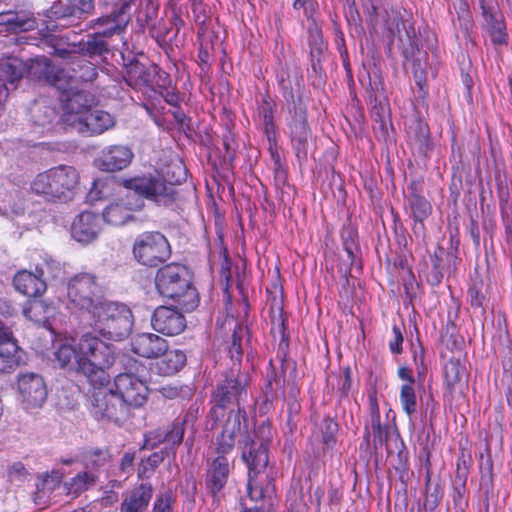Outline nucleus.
<instances>
[{"label": "nucleus", "mask_w": 512, "mask_h": 512, "mask_svg": "<svg viewBox=\"0 0 512 512\" xmlns=\"http://www.w3.org/2000/svg\"><path fill=\"white\" fill-rule=\"evenodd\" d=\"M418 379L424 380L427 372V367L424 364V347H420V363L416 365Z\"/></svg>", "instance_id": "nucleus-58"}, {"label": "nucleus", "mask_w": 512, "mask_h": 512, "mask_svg": "<svg viewBox=\"0 0 512 512\" xmlns=\"http://www.w3.org/2000/svg\"><path fill=\"white\" fill-rule=\"evenodd\" d=\"M152 495V485L141 483L124 497L120 512H145Z\"/></svg>", "instance_id": "nucleus-29"}, {"label": "nucleus", "mask_w": 512, "mask_h": 512, "mask_svg": "<svg viewBox=\"0 0 512 512\" xmlns=\"http://www.w3.org/2000/svg\"><path fill=\"white\" fill-rule=\"evenodd\" d=\"M370 416H371L370 423L380 421L379 407H378L377 400L375 398H370Z\"/></svg>", "instance_id": "nucleus-59"}, {"label": "nucleus", "mask_w": 512, "mask_h": 512, "mask_svg": "<svg viewBox=\"0 0 512 512\" xmlns=\"http://www.w3.org/2000/svg\"><path fill=\"white\" fill-rule=\"evenodd\" d=\"M95 9V0H67L63 16L89 15Z\"/></svg>", "instance_id": "nucleus-46"}, {"label": "nucleus", "mask_w": 512, "mask_h": 512, "mask_svg": "<svg viewBox=\"0 0 512 512\" xmlns=\"http://www.w3.org/2000/svg\"><path fill=\"white\" fill-rule=\"evenodd\" d=\"M152 328L163 335L175 336L186 328V319L177 309L170 306L157 307L151 316Z\"/></svg>", "instance_id": "nucleus-22"}, {"label": "nucleus", "mask_w": 512, "mask_h": 512, "mask_svg": "<svg viewBox=\"0 0 512 512\" xmlns=\"http://www.w3.org/2000/svg\"><path fill=\"white\" fill-rule=\"evenodd\" d=\"M55 356L62 367L83 374L92 390L110 383L108 369L115 362V346L94 331L83 333L73 344H61Z\"/></svg>", "instance_id": "nucleus-2"}, {"label": "nucleus", "mask_w": 512, "mask_h": 512, "mask_svg": "<svg viewBox=\"0 0 512 512\" xmlns=\"http://www.w3.org/2000/svg\"><path fill=\"white\" fill-rule=\"evenodd\" d=\"M134 157L127 145H109L104 147L94 159L95 166L105 172H116L127 168Z\"/></svg>", "instance_id": "nucleus-21"}, {"label": "nucleus", "mask_w": 512, "mask_h": 512, "mask_svg": "<svg viewBox=\"0 0 512 512\" xmlns=\"http://www.w3.org/2000/svg\"><path fill=\"white\" fill-rule=\"evenodd\" d=\"M24 64L17 58H8L0 62V103L8 96V84L15 87V83L24 74Z\"/></svg>", "instance_id": "nucleus-28"}, {"label": "nucleus", "mask_w": 512, "mask_h": 512, "mask_svg": "<svg viewBox=\"0 0 512 512\" xmlns=\"http://www.w3.org/2000/svg\"><path fill=\"white\" fill-rule=\"evenodd\" d=\"M338 432V423L330 417L326 418L322 424V444L332 448L337 443Z\"/></svg>", "instance_id": "nucleus-47"}, {"label": "nucleus", "mask_w": 512, "mask_h": 512, "mask_svg": "<svg viewBox=\"0 0 512 512\" xmlns=\"http://www.w3.org/2000/svg\"><path fill=\"white\" fill-rule=\"evenodd\" d=\"M154 363V370L160 376H172L179 372L186 364V355L183 351L167 349Z\"/></svg>", "instance_id": "nucleus-33"}, {"label": "nucleus", "mask_w": 512, "mask_h": 512, "mask_svg": "<svg viewBox=\"0 0 512 512\" xmlns=\"http://www.w3.org/2000/svg\"><path fill=\"white\" fill-rule=\"evenodd\" d=\"M124 186L141 197L159 205H169L175 200V188L160 175H144L126 179Z\"/></svg>", "instance_id": "nucleus-13"}, {"label": "nucleus", "mask_w": 512, "mask_h": 512, "mask_svg": "<svg viewBox=\"0 0 512 512\" xmlns=\"http://www.w3.org/2000/svg\"><path fill=\"white\" fill-rule=\"evenodd\" d=\"M468 296L470 305L474 308H484V304L486 301V296L483 293V283L482 281L473 282V284L468 289Z\"/></svg>", "instance_id": "nucleus-49"}, {"label": "nucleus", "mask_w": 512, "mask_h": 512, "mask_svg": "<svg viewBox=\"0 0 512 512\" xmlns=\"http://www.w3.org/2000/svg\"><path fill=\"white\" fill-rule=\"evenodd\" d=\"M216 452L218 456L209 464L206 479V485L214 495L226 485L230 472V464L225 457L230 452H220L218 450V438L216 439Z\"/></svg>", "instance_id": "nucleus-27"}, {"label": "nucleus", "mask_w": 512, "mask_h": 512, "mask_svg": "<svg viewBox=\"0 0 512 512\" xmlns=\"http://www.w3.org/2000/svg\"><path fill=\"white\" fill-rule=\"evenodd\" d=\"M247 399V377L232 368L219 380L212 393V403L207 421L213 430L222 419V431L218 436V450L231 452L236 441L243 443L248 431L247 414L243 407Z\"/></svg>", "instance_id": "nucleus-1"}, {"label": "nucleus", "mask_w": 512, "mask_h": 512, "mask_svg": "<svg viewBox=\"0 0 512 512\" xmlns=\"http://www.w3.org/2000/svg\"><path fill=\"white\" fill-rule=\"evenodd\" d=\"M148 386L141 376L121 373L113 386L98 385L90 391V412L98 421L120 424L128 419L132 408L141 407L147 400Z\"/></svg>", "instance_id": "nucleus-3"}, {"label": "nucleus", "mask_w": 512, "mask_h": 512, "mask_svg": "<svg viewBox=\"0 0 512 512\" xmlns=\"http://www.w3.org/2000/svg\"><path fill=\"white\" fill-rule=\"evenodd\" d=\"M55 308L40 299H33L26 302L23 307L24 316L38 325H46L53 315Z\"/></svg>", "instance_id": "nucleus-37"}, {"label": "nucleus", "mask_w": 512, "mask_h": 512, "mask_svg": "<svg viewBox=\"0 0 512 512\" xmlns=\"http://www.w3.org/2000/svg\"><path fill=\"white\" fill-rule=\"evenodd\" d=\"M106 461L107 453L100 450L94 451L90 457L86 459L87 470L79 472L76 476L64 482L63 489L65 490L66 494L72 497H76L92 487L98 477L94 470L104 465Z\"/></svg>", "instance_id": "nucleus-16"}, {"label": "nucleus", "mask_w": 512, "mask_h": 512, "mask_svg": "<svg viewBox=\"0 0 512 512\" xmlns=\"http://www.w3.org/2000/svg\"><path fill=\"white\" fill-rule=\"evenodd\" d=\"M134 461V455L131 453H125L121 459V469L124 472H129L132 470Z\"/></svg>", "instance_id": "nucleus-61"}, {"label": "nucleus", "mask_w": 512, "mask_h": 512, "mask_svg": "<svg viewBox=\"0 0 512 512\" xmlns=\"http://www.w3.org/2000/svg\"><path fill=\"white\" fill-rule=\"evenodd\" d=\"M466 494V484L454 483L453 489V502L455 507L463 509L468 505L467 500L465 499Z\"/></svg>", "instance_id": "nucleus-51"}, {"label": "nucleus", "mask_w": 512, "mask_h": 512, "mask_svg": "<svg viewBox=\"0 0 512 512\" xmlns=\"http://www.w3.org/2000/svg\"><path fill=\"white\" fill-rule=\"evenodd\" d=\"M470 463H471L470 455L467 454L464 450H462L457 457L456 467L469 469Z\"/></svg>", "instance_id": "nucleus-60"}, {"label": "nucleus", "mask_w": 512, "mask_h": 512, "mask_svg": "<svg viewBox=\"0 0 512 512\" xmlns=\"http://www.w3.org/2000/svg\"><path fill=\"white\" fill-rule=\"evenodd\" d=\"M135 0H120L110 14L102 15L89 22V28L96 30L83 43L82 50L88 55H101L108 51L107 39L120 33L129 22V11Z\"/></svg>", "instance_id": "nucleus-9"}, {"label": "nucleus", "mask_w": 512, "mask_h": 512, "mask_svg": "<svg viewBox=\"0 0 512 512\" xmlns=\"http://www.w3.org/2000/svg\"><path fill=\"white\" fill-rule=\"evenodd\" d=\"M44 78L59 91V100L64 92L70 91H91V82L96 78L95 66L81 59L79 56H72V61L64 65H54L49 59H44Z\"/></svg>", "instance_id": "nucleus-5"}, {"label": "nucleus", "mask_w": 512, "mask_h": 512, "mask_svg": "<svg viewBox=\"0 0 512 512\" xmlns=\"http://www.w3.org/2000/svg\"><path fill=\"white\" fill-rule=\"evenodd\" d=\"M159 392L167 399H175L180 394V389L177 386L166 385L160 388Z\"/></svg>", "instance_id": "nucleus-55"}, {"label": "nucleus", "mask_w": 512, "mask_h": 512, "mask_svg": "<svg viewBox=\"0 0 512 512\" xmlns=\"http://www.w3.org/2000/svg\"><path fill=\"white\" fill-rule=\"evenodd\" d=\"M165 102L172 106H177L179 103V96L174 91H168L166 90L165 94L163 95Z\"/></svg>", "instance_id": "nucleus-64"}, {"label": "nucleus", "mask_w": 512, "mask_h": 512, "mask_svg": "<svg viewBox=\"0 0 512 512\" xmlns=\"http://www.w3.org/2000/svg\"><path fill=\"white\" fill-rule=\"evenodd\" d=\"M0 26H5L8 32H23L34 30L37 22L34 17L13 11L0 13Z\"/></svg>", "instance_id": "nucleus-36"}, {"label": "nucleus", "mask_w": 512, "mask_h": 512, "mask_svg": "<svg viewBox=\"0 0 512 512\" xmlns=\"http://www.w3.org/2000/svg\"><path fill=\"white\" fill-rule=\"evenodd\" d=\"M155 285L162 297L174 300L186 312L193 311L199 304L191 273L184 265L171 263L160 268Z\"/></svg>", "instance_id": "nucleus-6"}, {"label": "nucleus", "mask_w": 512, "mask_h": 512, "mask_svg": "<svg viewBox=\"0 0 512 512\" xmlns=\"http://www.w3.org/2000/svg\"><path fill=\"white\" fill-rule=\"evenodd\" d=\"M176 500L172 492L165 491L157 495L152 512H174Z\"/></svg>", "instance_id": "nucleus-48"}, {"label": "nucleus", "mask_w": 512, "mask_h": 512, "mask_svg": "<svg viewBox=\"0 0 512 512\" xmlns=\"http://www.w3.org/2000/svg\"><path fill=\"white\" fill-rule=\"evenodd\" d=\"M394 339L390 341L389 348L393 354H400L402 352L403 335L401 329L394 325L393 326Z\"/></svg>", "instance_id": "nucleus-52"}, {"label": "nucleus", "mask_w": 512, "mask_h": 512, "mask_svg": "<svg viewBox=\"0 0 512 512\" xmlns=\"http://www.w3.org/2000/svg\"><path fill=\"white\" fill-rule=\"evenodd\" d=\"M343 239V248L347 254L348 259L350 260V265L356 268H360V264L358 262L360 248L356 241V233L352 229H347L342 234Z\"/></svg>", "instance_id": "nucleus-43"}, {"label": "nucleus", "mask_w": 512, "mask_h": 512, "mask_svg": "<svg viewBox=\"0 0 512 512\" xmlns=\"http://www.w3.org/2000/svg\"><path fill=\"white\" fill-rule=\"evenodd\" d=\"M440 501L441 495L439 494L438 490L435 489L433 492L426 496L423 506L426 510L433 511L440 504Z\"/></svg>", "instance_id": "nucleus-54"}, {"label": "nucleus", "mask_w": 512, "mask_h": 512, "mask_svg": "<svg viewBox=\"0 0 512 512\" xmlns=\"http://www.w3.org/2000/svg\"><path fill=\"white\" fill-rule=\"evenodd\" d=\"M460 240L458 237V231L456 230L455 233H450V247L449 251L446 252V257L453 260L455 263L457 260V253L459 249Z\"/></svg>", "instance_id": "nucleus-53"}, {"label": "nucleus", "mask_w": 512, "mask_h": 512, "mask_svg": "<svg viewBox=\"0 0 512 512\" xmlns=\"http://www.w3.org/2000/svg\"><path fill=\"white\" fill-rule=\"evenodd\" d=\"M482 17L484 19L483 29L490 36L494 46L508 44V33L502 13L495 7L489 6L485 0H479Z\"/></svg>", "instance_id": "nucleus-23"}, {"label": "nucleus", "mask_w": 512, "mask_h": 512, "mask_svg": "<svg viewBox=\"0 0 512 512\" xmlns=\"http://www.w3.org/2000/svg\"><path fill=\"white\" fill-rule=\"evenodd\" d=\"M8 476L11 481H19L22 482L26 479L28 476V471L25 468L24 464L21 462H15L13 463L9 470H8Z\"/></svg>", "instance_id": "nucleus-50"}, {"label": "nucleus", "mask_w": 512, "mask_h": 512, "mask_svg": "<svg viewBox=\"0 0 512 512\" xmlns=\"http://www.w3.org/2000/svg\"><path fill=\"white\" fill-rule=\"evenodd\" d=\"M67 297L68 308L79 312L85 321L95 312L98 304L106 300L95 277L87 273L76 275L69 281Z\"/></svg>", "instance_id": "nucleus-12"}, {"label": "nucleus", "mask_w": 512, "mask_h": 512, "mask_svg": "<svg viewBox=\"0 0 512 512\" xmlns=\"http://www.w3.org/2000/svg\"><path fill=\"white\" fill-rule=\"evenodd\" d=\"M97 99L92 91H68L61 98V122L77 133L94 137L112 130L116 118L111 113L97 108Z\"/></svg>", "instance_id": "nucleus-4"}, {"label": "nucleus", "mask_w": 512, "mask_h": 512, "mask_svg": "<svg viewBox=\"0 0 512 512\" xmlns=\"http://www.w3.org/2000/svg\"><path fill=\"white\" fill-rule=\"evenodd\" d=\"M370 90L367 91V103L371 108V116L375 123L379 124V128L385 129V113L386 108L381 101L377 99L376 92L383 90V82L381 79L374 81L372 84L369 82Z\"/></svg>", "instance_id": "nucleus-39"}, {"label": "nucleus", "mask_w": 512, "mask_h": 512, "mask_svg": "<svg viewBox=\"0 0 512 512\" xmlns=\"http://www.w3.org/2000/svg\"><path fill=\"white\" fill-rule=\"evenodd\" d=\"M131 350L140 357L158 358L169 348L168 341L154 333H139L131 339Z\"/></svg>", "instance_id": "nucleus-25"}, {"label": "nucleus", "mask_w": 512, "mask_h": 512, "mask_svg": "<svg viewBox=\"0 0 512 512\" xmlns=\"http://www.w3.org/2000/svg\"><path fill=\"white\" fill-rule=\"evenodd\" d=\"M465 374V367L461 364L459 358H450L444 366L445 383L450 392L454 390Z\"/></svg>", "instance_id": "nucleus-41"}, {"label": "nucleus", "mask_w": 512, "mask_h": 512, "mask_svg": "<svg viewBox=\"0 0 512 512\" xmlns=\"http://www.w3.org/2000/svg\"><path fill=\"white\" fill-rule=\"evenodd\" d=\"M269 314L271 319V332L274 338L280 339L279 351H284L288 347V337L286 335L287 317L284 313L283 292L280 288L267 290Z\"/></svg>", "instance_id": "nucleus-20"}, {"label": "nucleus", "mask_w": 512, "mask_h": 512, "mask_svg": "<svg viewBox=\"0 0 512 512\" xmlns=\"http://www.w3.org/2000/svg\"><path fill=\"white\" fill-rule=\"evenodd\" d=\"M142 207L143 201L140 198L130 201L127 196L126 200L120 199L109 204L103 210V220L109 225L121 226L133 218V211L140 210Z\"/></svg>", "instance_id": "nucleus-26"}, {"label": "nucleus", "mask_w": 512, "mask_h": 512, "mask_svg": "<svg viewBox=\"0 0 512 512\" xmlns=\"http://www.w3.org/2000/svg\"><path fill=\"white\" fill-rule=\"evenodd\" d=\"M469 474L468 468L456 467L454 483L466 484Z\"/></svg>", "instance_id": "nucleus-62"}, {"label": "nucleus", "mask_w": 512, "mask_h": 512, "mask_svg": "<svg viewBox=\"0 0 512 512\" xmlns=\"http://www.w3.org/2000/svg\"><path fill=\"white\" fill-rule=\"evenodd\" d=\"M410 215L416 222L412 230L416 235L424 232V220L432 214L431 203L422 194V184L412 181L407 186L405 195Z\"/></svg>", "instance_id": "nucleus-19"}, {"label": "nucleus", "mask_w": 512, "mask_h": 512, "mask_svg": "<svg viewBox=\"0 0 512 512\" xmlns=\"http://www.w3.org/2000/svg\"><path fill=\"white\" fill-rule=\"evenodd\" d=\"M469 233H470V236L473 239L474 244L476 246H479V244H480L479 226H478V223L475 220H473V219L470 221Z\"/></svg>", "instance_id": "nucleus-57"}, {"label": "nucleus", "mask_w": 512, "mask_h": 512, "mask_svg": "<svg viewBox=\"0 0 512 512\" xmlns=\"http://www.w3.org/2000/svg\"><path fill=\"white\" fill-rule=\"evenodd\" d=\"M446 257V251L443 247L437 246L434 253L430 255V268L426 274V280L431 286H438L446 271V263L450 261Z\"/></svg>", "instance_id": "nucleus-38"}, {"label": "nucleus", "mask_w": 512, "mask_h": 512, "mask_svg": "<svg viewBox=\"0 0 512 512\" xmlns=\"http://www.w3.org/2000/svg\"><path fill=\"white\" fill-rule=\"evenodd\" d=\"M133 254L138 262L156 266L170 256V246L165 236L159 232H145L139 235L133 245Z\"/></svg>", "instance_id": "nucleus-14"}, {"label": "nucleus", "mask_w": 512, "mask_h": 512, "mask_svg": "<svg viewBox=\"0 0 512 512\" xmlns=\"http://www.w3.org/2000/svg\"><path fill=\"white\" fill-rule=\"evenodd\" d=\"M64 473L59 469H53L38 476L36 483L37 491L35 492L34 501L36 504H44L56 488L60 487Z\"/></svg>", "instance_id": "nucleus-35"}, {"label": "nucleus", "mask_w": 512, "mask_h": 512, "mask_svg": "<svg viewBox=\"0 0 512 512\" xmlns=\"http://www.w3.org/2000/svg\"><path fill=\"white\" fill-rule=\"evenodd\" d=\"M86 320L87 324L100 337L109 341H122L133 328L131 310L124 304L105 300Z\"/></svg>", "instance_id": "nucleus-8"}, {"label": "nucleus", "mask_w": 512, "mask_h": 512, "mask_svg": "<svg viewBox=\"0 0 512 512\" xmlns=\"http://www.w3.org/2000/svg\"><path fill=\"white\" fill-rule=\"evenodd\" d=\"M242 459L248 466L247 494L255 502L270 498L274 493L272 478L266 477V485L258 480L260 472L268 464V443L265 440L256 442L246 437L243 440Z\"/></svg>", "instance_id": "nucleus-10"}, {"label": "nucleus", "mask_w": 512, "mask_h": 512, "mask_svg": "<svg viewBox=\"0 0 512 512\" xmlns=\"http://www.w3.org/2000/svg\"><path fill=\"white\" fill-rule=\"evenodd\" d=\"M295 8H304L305 14L307 16V20L310 22L308 26V31L310 34L309 43L311 48V67L312 70L317 72V65L320 63V59L318 55H320V47L317 45V37L319 36V29L317 26V19L313 15L312 3L309 0H295L294 1Z\"/></svg>", "instance_id": "nucleus-32"}, {"label": "nucleus", "mask_w": 512, "mask_h": 512, "mask_svg": "<svg viewBox=\"0 0 512 512\" xmlns=\"http://www.w3.org/2000/svg\"><path fill=\"white\" fill-rule=\"evenodd\" d=\"M17 390L22 407L29 411L41 408L48 395L44 378L35 372H22L17 377Z\"/></svg>", "instance_id": "nucleus-15"}, {"label": "nucleus", "mask_w": 512, "mask_h": 512, "mask_svg": "<svg viewBox=\"0 0 512 512\" xmlns=\"http://www.w3.org/2000/svg\"><path fill=\"white\" fill-rule=\"evenodd\" d=\"M35 266V272L40 278L48 281L60 278L63 275V267L61 263L46 252H35L31 257Z\"/></svg>", "instance_id": "nucleus-31"}, {"label": "nucleus", "mask_w": 512, "mask_h": 512, "mask_svg": "<svg viewBox=\"0 0 512 512\" xmlns=\"http://www.w3.org/2000/svg\"><path fill=\"white\" fill-rule=\"evenodd\" d=\"M272 158L274 160V166H275V173H276V178L281 180V179H284L285 177V171L283 170L281 164H280V159H279V155H276L274 152H272Z\"/></svg>", "instance_id": "nucleus-63"}, {"label": "nucleus", "mask_w": 512, "mask_h": 512, "mask_svg": "<svg viewBox=\"0 0 512 512\" xmlns=\"http://www.w3.org/2000/svg\"><path fill=\"white\" fill-rule=\"evenodd\" d=\"M79 173L69 165H58L37 174L30 183V189L48 202L66 203L77 193Z\"/></svg>", "instance_id": "nucleus-7"}, {"label": "nucleus", "mask_w": 512, "mask_h": 512, "mask_svg": "<svg viewBox=\"0 0 512 512\" xmlns=\"http://www.w3.org/2000/svg\"><path fill=\"white\" fill-rule=\"evenodd\" d=\"M14 287L17 291L28 297H37L42 295L47 288V284L38 274L27 270L19 271L13 279Z\"/></svg>", "instance_id": "nucleus-30"}, {"label": "nucleus", "mask_w": 512, "mask_h": 512, "mask_svg": "<svg viewBox=\"0 0 512 512\" xmlns=\"http://www.w3.org/2000/svg\"><path fill=\"white\" fill-rule=\"evenodd\" d=\"M247 336V328L241 324H235L232 334V343L229 348V354L231 359L237 361L238 363H240L243 354L242 343L244 340H246Z\"/></svg>", "instance_id": "nucleus-44"}, {"label": "nucleus", "mask_w": 512, "mask_h": 512, "mask_svg": "<svg viewBox=\"0 0 512 512\" xmlns=\"http://www.w3.org/2000/svg\"><path fill=\"white\" fill-rule=\"evenodd\" d=\"M372 428L373 442L375 447L385 446L387 454L397 453V465L395 469H405L408 463V451L398 432L391 433L387 425H382L381 421L370 423Z\"/></svg>", "instance_id": "nucleus-17"}, {"label": "nucleus", "mask_w": 512, "mask_h": 512, "mask_svg": "<svg viewBox=\"0 0 512 512\" xmlns=\"http://www.w3.org/2000/svg\"><path fill=\"white\" fill-rule=\"evenodd\" d=\"M391 41L398 37L402 43V54L405 61L411 63L412 73L416 84L422 88L426 82V69L428 54L420 49V41L415 35L414 28L407 27L404 20L395 17L391 22L387 21Z\"/></svg>", "instance_id": "nucleus-11"}, {"label": "nucleus", "mask_w": 512, "mask_h": 512, "mask_svg": "<svg viewBox=\"0 0 512 512\" xmlns=\"http://www.w3.org/2000/svg\"><path fill=\"white\" fill-rule=\"evenodd\" d=\"M16 197V193L0 191V215L13 216L23 213L24 204L20 199L16 201Z\"/></svg>", "instance_id": "nucleus-42"}, {"label": "nucleus", "mask_w": 512, "mask_h": 512, "mask_svg": "<svg viewBox=\"0 0 512 512\" xmlns=\"http://www.w3.org/2000/svg\"><path fill=\"white\" fill-rule=\"evenodd\" d=\"M100 231L101 224L99 217L89 211L78 214L71 225L72 238L83 245H87L96 240Z\"/></svg>", "instance_id": "nucleus-24"}, {"label": "nucleus", "mask_w": 512, "mask_h": 512, "mask_svg": "<svg viewBox=\"0 0 512 512\" xmlns=\"http://www.w3.org/2000/svg\"><path fill=\"white\" fill-rule=\"evenodd\" d=\"M152 81L151 73L146 69V67L139 63H131L127 68L126 74V82L129 86L134 89H141L143 87L149 86Z\"/></svg>", "instance_id": "nucleus-40"}, {"label": "nucleus", "mask_w": 512, "mask_h": 512, "mask_svg": "<svg viewBox=\"0 0 512 512\" xmlns=\"http://www.w3.org/2000/svg\"><path fill=\"white\" fill-rule=\"evenodd\" d=\"M186 419H175L167 426L157 428L145 434L144 448L154 449L164 444L166 451L180 445L185 432Z\"/></svg>", "instance_id": "nucleus-18"}, {"label": "nucleus", "mask_w": 512, "mask_h": 512, "mask_svg": "<svg viewBox=\"0 0 512 512\" xmlns=\"http://www.w3.org/2000/svg\"><path fill=\"white\" fill-rule=\"evenodd\" d=\"M400 403L403 411L411 417L417 411V396L414 385L403 384L400 390Z\"/></svg>", "instance_id": "nucleus-45"}, {"label": "nucleus", "mask_w": 512, "mask_h": 512, "mask_svg": "<svg viewBox=\"0 0 512 512\" xmlns=\"http://www.w3.org/2000/svg\"><path fill=\"white\" fill-rule=\"evenodd\" d=\"M410 129L409 145L413 153H416L420 157H428L429 153L433 150L428 125L419 121L414 126L410 127Z\"/></svg>", "instance_id": "nucleus-34"}, {"label": "nucleus", "mask_w": 512, "mask_h": 512, "mask_svg": "<svg viewBox=\"0 0 512 512\" xmlns=\"http://www.w3.org/2000/svg\"><path fill=\"white\" fill-rule=\"evenodd\" d=\"M398 377L401 380L406 381V384H411L413 386L415 383V378L412 374V371L408 367H400L398 369Z\"/></svg>", "instance_id": "nucleus-56"}]
</instances>
